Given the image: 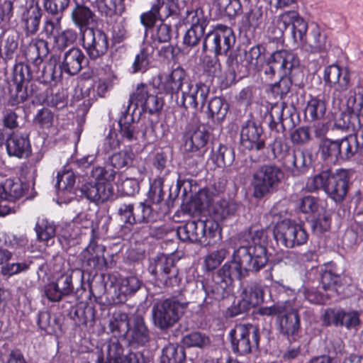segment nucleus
<instances>
[{"instance_id": "c03bdc74", "label": "nucleus", "mask_w": 363, "mask_h": 363, "mask_svg": "<svg viewBox=\"0 0 363 363\" xmlns=\"http://www.w3.org/2000/svg\"><path fill=\"white\" fill-rule=\"evenodd\" d=\"M238 204L235 201L225 199L220 201L214 207V220L218 223V220L222 221L233 216L238 211Z\"/></svg>"}, {"instance_id": "7ed1b4c3", "label": "nucleus", "mask_w": 363, "mask_h": 363, "mask_svg": "<svg viewBox=\"0 0 363 363\" xmlns=\"http://www.w3.org/2000/svg\"><path fill=\"white\" fill-rule=\"evenodd\" d=\"M348 182L347 172L343 169H337L335 173L325 170L309 177L306 187L310 192L322 189L332 200L340 203L346 196Z\"/></svg>"}, {"instance_id": "5fc2aeb1", "label": "nucleus", "mask_w": 363, "mask_h": 363, "mask_svg": "<svg viewBox=\"0 0 363 363\" xmlns=\"http://www.w3.org/2000/svg\"><path fill=\"white\" fill-rule=\"evenodd\" d=\"M116 185L118 191L126 196H133L140 189L139 183L137 179L125 177L122 174L118 177Z\"/></svg>"}, {"instance_id": "79ce46f5", "label": "nucleus", "mask_w": 363, "mask_h": 363, "mask_svg": "<svg viewBox=\"0 0 363 363\" xmlns=\"http://www.w3.org/2000/svg\"><path fill=\"white\" fill-rule=\"evenodd\" d=\"M134 224L148 223L154 221L155 218V210L147 201L140 202L136 205L133 204Z\"/></svg>"}, {"instance_id": "f03ea898", "label": "nucleus", "mask_w": 363, "mask_h": 363, "mask_svg": "<svg viewBox=\"0 0 363 363\" xmlns=\"http://www.w3.org/2000/svg\"><path fill=\"white\" fill-rule=\"evenodd\" d=\"M267 241L265 230L250 228L242 234L240 245L234 251L232 260L225 262L217 272L225 279H230L232 284L235 279L241 280L247 277L249 272H258L269 260Z\"/></svg>"}, {"instance_id": "dca6fc26", "label": "nucleus", "mask_w": 363, "mask_h": 363, "mask_svg": "<svg viewBox=\"0 0 363 363\" xmlns=\"http://www.w3.org/2000/svg\"><path fill=\"white\" fill-rule=\"evenodd\" d=\"M202 288L205 292L203 305L213 304L228 298L233 291V284L230 279L216 272L211 279L202 281Z\"/></svg>"}, {"instance_id": "bf43d9fd", "label": "nucleus", "mask_w": 363, "mask_h": 363, "mask_svg": "<svg viewBox=\"0 0 363 363\" xmlns=\"http://www.w3.org/2000/svg\"><path fill=\"white\" fill-rule=\"evenodd\" d=\"M71 317L78 325H86L88 322L94 321V309L92 307H77L71 313Z\"/></svg>"}, {"instance_id": "1a4fd4ad", "label": "nucleus", "mask_w": 363, "mask_h": 363, "mask_svg": "<svg viewBox=\"0 0 363 363\" xmlns=\"http://www.w3.org/2000/svg\"><path fill=\"white\" fill-rule=\"evenodd\" d=\"M188 303H181L174 298L157 302L152 308V323L160 330L172 328L183 315Z\"/></svg>"}, {"instance_id": "7c9ffc66", "label": "nucleus", "mask_w": 363, "mask_h": 363, "mask_svg": "<svg viewBox=\"0 0 363 363\" xmlns=\"http://www.w3.org/2000/svg\"><path fill=\"white\" fill-rule=\"evenodd\" d=\"M28 186L18 178L7 179L0 184V195L4 201L15 202L26 194Z\"/></svg>"}, {"instance_id": "f8f14e48", "label": "nucleus", "mask_w": 363, "mask_h": 363, "mask_svg": "<svg viewBox=\"0 0 363 363\" xmlns=\"http://www.w3.org/2000/svg\"><path fill=\"white\" fill-rule=\"evenodd\" d=\"M157 281L165 287L178 286L181 281L179 269L172 256L160 254L152 259L148 268Z\"/></svg>"}, {"instance_id": "e2e57ef3", "label": "nucleus", "mask_w": 363, "mask_h": 363, "mask_svg": "<svg viewBox=\"0 0 363 363\" xmlns=\"http://www.w3.org/2000/svg\"><path fill=\"white\" fill-rule=\"evenodd\" d=\"M48 52V43L45 40L35 38L28 45L25 55L45 57Z\"/></svg>"}, {"instance_id": "412c9836", "label": "nucleus", "mask_w": 363, "mask_h": 363, "mask_svg": "<svg viewBox=\"0 0 363 363\" xmlns=\"http://www.w3.org/2000/svg\"><path fill=\"white\" fill-rule=\"evenodd\" d=\"M159 79V89L170 95L172 100L189 81L185 70L180 67L174 69L170 73L161 74Z\"/></svg>"}, {"instance_id": "09e8293b", "label": "nucleus", "mask_w": 363, "mask_h": 363, "mask_svg": "<svg viewBox=\"0 0 363 363\" xmlns=\"http://www.w3.org/2000/svg\"><path fill=\"white\" fill-rule=\"evenodd\" d=\"M216 5L229 18H235L242 12L240 0H216Z\"/></svg>"}, {"instance_id": "052dcab7", "label": "nucleus", "mask_w": 363, "mask_h": 363, "mask_svg": "<svg viewBox=\"0 0 363 363\" xmlns=\"http://www.w3.org/2000/svg\"><path fill=\"white\" fill-rule=\"evenodd\" d=\"M164 179L163 177L158 176L153 182L150 184V190L148 192L147 203L158 204L164 199V192L162 190Z\"/></svg>"}, {"instance_id": "aec40b11", "label": "nucleus", "mask_w": 363, "mask_h": 363, "mask_svg": "<svg viewBox=\"0 0 363 363\" xmlns=\"http://www.w3.org/2000/svg\"><path fill=\"white\" fill-rule=\"evenodd\" d=\"M42 16L43 10L38 3L32 1L21 8L19 13V23L26 37L37 33Z\"/></svg>"}, {"instance_id": "c85d7f7f", "label": "nucleus", "mask_w": 363, "mask_h": 363, "mask_svg": "<svg viewBox=\"0 0 363 363\" xmlns=\"http://www.w3.org/2000/svg\"><path fill=\"white\" fill-rule=\"evenodd\" d=\"M84 60L85 56L79 48H72L65 52L62 58L60 57V66L62 72L74 76L82 69Z\"/></svg>"}, {"instance_id": "2f4dec72", "label": "nucleus", "mask_w": 363, "mask_h": 363, "mask_svg": "<svg viewBox=\"0 0 363 363\" xmlns=\"http://www.w3.org/2000/svg\"><path fill=\"white\" fill-rule=\"evenodd\" d=\"M150 340V332L144 318L140 315H135L130 329V342L137 346H144Z\"/></svg>"}, {"instance_id": "603ef678", "label": "nucleus", "mask_w": 363, "mask_h": 363, "mask_svg": "<svg viewBox=\"0 0 363 363\" xmlns=\"http://www.w3.org/2000/svg\"><path fill=\"white\" fill-rule=\"evenodd\" d=\"M28 97L27 89L23 84H14L9 85V99L8 104L11 106L24 102Z\"/></svg>"}, {"instance_id": "bb28decb", "label": "nucleus", "mask_w": 363, "mask_h": 363, "mask_svg": "<svg viewBox=\"0 0 363 363\" xmlns=\"http://www.w3.org/2000/svg\"><path fill=\"white\" fill-rule=\"evenodd\" d=\"M302 43L304 50L311 54L326 53L330 48L326 33L318 26L311 29L309 40Z\"/></svg>"}, {"instance_id": "4c0bfd02", "label": "nucleus", "mask_w": 363, "mask_h": 363, "mask_svg": "<svg viewBox=\"0 0 363 363\" xmlns=\"http://www.w3.org/2000/svg\"><path fill=\"white\" fill-rule=\"evenodd\" d=\"M229 110V104L222 97H213L208 105V117L214 123H221L226 117Z\"/></svg>"}, {"instance_id": "37998d69", "label": "nucleus", "mask_w": 363, "mask_h": 363, "mask_svg": "<svg viewBox=\"0 0 363 363\" xmlns=\"http://www.w3.org/2000/svg\"><path fill=\"white\" fill-rule=\"evenodd\" d=\"M186 21L191 27L206 30L209 23V17L202 7L196 6L186 11Z\"/></svg>"}, {"instance_id": "4be33fe9", "label": "nucleus", "mask_w": 363, "mask_h": 363, "mask_svg": "<svg viewBox=\"0 0 363 363\" xmlns=\"http://www.w3.org/2000/svg\"><path fill=\"white\" fill-rule=\"evenodd\" d=\"M133 97L136 107L140 106L145 111L151 114L160 111L163 106L162 99L155 94L154 89L144 84L138 85Z\"/></svg>"}, {"instance_id": "4468645a", "label": "nucleus", "mask_w": 363, "mask_h": 363, "mask_svg": "<svg viewBox=\"0 0 363 363\" xmlns=\"http://www.w3.org/2000/svg\"><path fill=\"white\" fill-rule=\"evenodd\" d=\"M235 43V36L231 28L218 25L208 33L203 40V52H211L215 55H225Z\"/></svg>"}, {"instance_id": "20e7f679", "label": "nucleus", "mask_w": 363, "mask_h": 363, "mask_svg": "<svg viewBox=\"0 0 363 363\" xmlns=\"http://www.w3.org/2000/svg\"><path fill=\"white\" fill-rule=\"evenodd\" d=\"M115 172L102 167H94L91 171L90 181L86 182L78 189L81 196L93 203H104L113 196L111 181Z\"/></svg>"}, {"instance_id": "6e6d98bb", "label": "nucleus", "mask_w": 363, "mask_h": 363, "mask_svg": "<svg viewBox=\"0 0 363 363\" xmlns=\"http://www.w3.org/2000/svg\"><path fill=\"white\" fill-rule=\"evenodd\" d=\"M31 67L28 65L19 62L15 65L13 71V83L23 84L32 77Z\"/></svg>"}, {"instance_id": "6ab92c4d", "label": "nucleus", "mask_w": 363, "mask_h": 363, "mask_svg": "<svg viewBox=\"0 0 363 363\" xmlns=\"http://www.w3.org/2000/svg\"><path fill=\"white\" fill-rule=\"evenodd\" d=\"M82 34V46L91 60L104 55L108 48V37L99 29H85Z\"/></svg>"}, {"instance_id": "49530a36", "label": "nucleus", "mask_w": 363, "mask_h": 363, "mask_svg": "<svg viewBox=\"0 0 363 363\" xmlns=\"http://www.w3.org/2000/svg\"><path fill=\"white\" fill-rule=\"evenodd\" d=\"M118 125L120 127L119 133L123 140L128 142L137 140L139 138V123L131 121L130 116H128L126 121L118 120Z\"/></svg>"}, {"instance_id": "4d7b16f0", "label": "nucleus", "mask_w": 363, "mask_h": 363, "mask_svg": "<svg viewBox=\"0 0 363 363\" xmlns=\"http://www.w3.org/2000/svg\"><path fill=\"white\" fill-rule=\"evenodd\" d=\"M43 7L46 12L53 16H63L68 8L70 0H43Z\"/></svg>"}, {"instance_id": "6e6552de", "label": "nucleus", "mask_w": 363, "mask_h": 363, "mask_svg": "<svg viewBox=\"0 0 363 363\" xmlns=\"http://www.w3.org/2000/svg\"><path fill=\"white\" fill-rule=\"evenodd\" d=\"M283 171L274 164H264L259 167L253 174L251 185L253 196L262 199L272 194L279 186L284 178Z\"/></svg>"}, {"instance_id": "de8ad7c7", "label": "nucleus", "mask_w": 363, "mask_h": 363, "mask_svg": "<svg viewBox=\"0 0 363 363\" xmlns=\"http://www.w3.org/2000/svg\"><path fill=\"white\" fill-rule=\"evenodd\" d=\"M37 323L39 328L48 334H53L60 330V324L57 317L52 315L47 311L39 312Z\"/></svg>"}, {"instance_id": "c9c22d12", "label": "nucleus", "mask_w": 363, "mask_h": 363, "mask_svg": "<svg viewBox=\"0 0 363 363\" xmlns=\"http://www.w3.org/2000/svg\"><path fill=\"white\" fill-rule=\"evenodd\" d=\"M326 102L323 99L318 96L311 97L304 108L305 120L313 122L323 118L326 113Z\"/></svg>"}, {"instance_id": "a878e982", "label": "nucleus", "mask_w": 363, "mask_h": 363, "mask_svg": "<svg viewBox=\"0 0 363 363\" xmlns=\"http://www.w3.org/2000/svg\"><path fill=\"white\" fill-rule=\"evenodd\" d=\"M105 247L91 241L86 248L81 253L82 267L86 270L100 269L106 264L104 257Z\"/></svg>"}, {"instance_id": "a19ab883", "label": "nucleus", "mask_w": 363, "mask_h": 363, "mask_svg": "<svg viewBox=\"0 0 363 363\" xmlns=\"http://www.w3.org/2000/svg\"><path fill=\"white\" fill-rule=\"evenodd\" d=\"M173 33L172 26L162 21L159 24L149 28L146 35H150L154 43H165L170 41Z\"/></svg>"}, {"instance_id": "ddd939ff", "label": "nucleus", "mask_w": 363, "mask_h": 363, "mask_svg": "<svg viewBox=\"0 0 363 363\" xmlns=\"http://www.w3.org/2000/svg\"><path fill=\"white\" fill-rule=\"evenodd\" d=\"M95 363H149L150 359L140 352H130L123 362V348L118 340L111 338L95 354Z\"/></svg>"}, {"instance_id": "b1692460", "label": "nucleus", "mask_w": 363, "mask_h": 363, "mask_svg": "<svg viewBox=\"0 0 363 363\" xmlns=\"http://www.w3.org/2000/svg\"><path fill=\"white\" fill-rule=\"evenodd\" d=\"M324 323L327 325L345 326L347 329L354 328L360 323L357 311H345L342 309H328L324 314Z\"/></svg>"}, {"instance_id": "8fccbe9b", "label": "nucleus", "mask_w": 363, "mask_h": 363, "mask_svg": "<svg viewBox=\"0 0 363 363\" xmlns=\"http://www.w3.org/2000/svg\"><path fill=\"white\" fill-rule=\"evenodd\" d=\"M182 342L184 345L189 347L203 348L210 345L211 340L205 333L192 332L183 337Z\"/></svg>"}, {"instance_id": "338daca9", "label": "nucleus", "mask_w": 363, "mask_h": 363, "mask_svg": "<svg viewBox=\"0 0 363 363\" xmlns=\"http://www.w3.org/2000/svg\"><path fill=\"white\" fill-rule=\"evenodd\" d=\"M61 16L46 17L43 25L42 32L47 38L55 36L61 30Z\"/></svg>"}, {"instance_id": "f3484780", "label": "nucleus", "mask_w": 363, "mask_h": 363, "mask_svg": "<svg viewBox=\"0 0 363 363\" xmlns=\"http://www.w3.org/2000/svg\"><path fill=\"white\" fill-rule=\"evenodd\" d=\"M323 81L325 86L334 87L333 97L342 100L343 92L350 87V72L347 68L333 64L326 67L323 72Z\"/></svg>"}, {"instance_id": "2eb2a0df", "label": "nucleus", "mask_w": 363, "mask_h": 363, "mask_svg": "<svg viewBox=\"0 0 363 363\" xmlns=\"http://www.w3.org/2000/svg\"><path fill=\"white\" fill-rule=\"evenodd\" d=\"M209 93V88L202 82L188 81L174 101L177 106L187 110L203 108Z\"/></svg>"}, {"instance_id": "864d4df0", "label": "nucleus", "mask_w": 363, "mask_h": 363, "mask_svg": "<svg viewBox=\"0 0 363 363\" xmlns=\"http://www.w3.org/2000/svg\"><path fill=\"white\" fill-rule=\"evenodd\" d=\"M78 34L72 28H67L55 36V45L59 50H64L73 45L77 40Z\"/></svg>"}, {"instance_id": "5701e85b", "label": "nucleus", "mask_w": 363, "mask_h": 363, "mask_svg": "<svg viewBox=\"0 0 363 363\" xmlns=\"http://www.w3.org/2000/svg\"><path fill=\"white\" fill-rule=\"evenodd\" d=\"M262 128L256 123L248 121L240 131L241 145L247 150H260L264 147L265 140Z\"/></svg>"}, {"instance_id": "680f3d73", "label": "nucleus", "mask_w": 363, "mask_h": 363, "mask_svg": "<svg viewBox=\"0 0 363 363\" xmlns=\"http://www.w3.org/2000/svg\"><path fill=\"white\" fill-rule=\"evenodd\" d=\"M153 49L147 47L143 48L140 52L135 56V60L133 63V72L136 73L138 72H145L147 70L149 63L150 55Z\"/></svg>"}, {"instance_id": "c756f323", "label": "nucleus", "mask_w": 363, "mask_h": 363, "mask_svg": "<svg viewBox=\"0 0 363 363\" xmlns=\"http://www.w3.org/2000/svg\"><path fill=\"white\" fill-rule=\"evenodd\" d=\"M70 18L73 24L79 28L80 33L85 29H91L89 27L96 21L94 11L84 4L75 3L72 9Z\"/></svg>"}, {"instance_id": "f704fd0d", "label": "nucleus", "mask_w": 363, "mask_h": 363, "mask_svg": "<svg viewBox=\"0 0 363 363\" xmlns=\"http://www.w3.org/2000/svg\"><path fill=\"white\" fill-rule=\"evenodd\" d=\"M62 73L60 66V57L52 55L44 65L37 77L41 78L43 83L50 84L52 82H56L60 80Z\"/></svg>"}, {"instance_id": "774afa93", "label": "nucleus", "mask_w": 363, "mask_h": 363, "mask_svg": "<svg viewBox=\"0 0 363 363\" xmlns=\"http://www.w3.org/2000/svg\"><path fill=\"white\" fill-rule=\"evenodd\" d=\"M228 255V250L225 248L219 249L208 254L204 259V265L208 271L215 269L223 261Z\"/></svg>"}, {"instance_id": "473e14b6", "label": "nucleus", "mask_w": 363, "mask_h": 363, "mask_svg": "<svg viewBox=\"0 0 363 363\" xmlns=\"http://www.w3.org/2000/svg\"><path fill=\"white\" fill-rule=\"evenodd\" d=\"M267 11L262 6H254L245 13L242 21L249 31L262 30L264 28Z\"/></svg>"}, {"instance_id": "a18cd8bd", "label": "nucleus", "mask_w": 363, "mask_h": 363, "mask_svg": "<svg viewBox=\"0 0 363 363\" xmlns=\"http://www.w3.org/2000/svg\"><path fill=\"white\" fill-rule=\"evenodd\" d=\"M185 359V352L182 347L169 344L162 350L160 363H184Z\"/></svg>"}, {"instance_id": "a211bd4d", "label": "nucleus", "mask_w": 363, "mask_h": 363, "mask_svg": "<svg viewBox=\"0 0 363 363\" xmlns=\"http://www.w3.org/2000/svg\"><path fill=\"white\" fill-rule=\"evenodd\" d=\"M299 309L300 305L296 301V298H289L286 299L284 311L277 316L279 332L286 335L289 340L291 337L295 340L300 328Z\"/></svg>"}, {"instance_id": "9d476101", "label": "nucleus", "mask_w": 363, "mask_h": 363, "mask_svg": "<svg viewBox=\"0 0 363 363\" xmlns=\"http://www.w3.org/2000/svg\"><path fill=\"white\" fill-rule=\"evenodd\" d=\"M232 350L239 354H247L259 347V330L252 324H238L229 333Z\"/></svg>"}, {"instance_id": "58836bf2", "label": "nucleus", "mask_w": 363, "mask_h": 363, "mask_svg": "<svg viewBox=\"0 0 363 363\" xmlns=\"http://www.w3.org/2000/svg\"><path fill=\"white\" fill-rule=\"evenodd\" d=\"M210 159L218 167L230 166L235 160L234 149L220 144L212 149Z\"/></svg>"}, {"instance_id": "393cba45", "label": "nucleus", "mask_w": 363, "mask_h": 363, "mask_svg": "<svg viewBox=\"0 0 363 363\" xmlns=\"http://www.w3.org/2000/svg\"><path fill=\"white\" fill-rule=\"evenodd\" d=\"M6 147L9 156L18 158L28 157L31 153L29 136L26 133L10 134L6 140Z\"/></svg>"}, {"instance_id": "f257e3e1", "label": "nucleus", "mask_w": 363, "mask_h": 363, "mask_svg": "<svg viewBox=\"0 0 363 363\" xmlns=\"http://www.w3.org/2000/svg\"><path fill=\"white\" fill-rule=\"evenodd\" d=\"M347 106L351 111L341 113L335 125L341 130L354 131L340 140L323 138L319 143V152L324 160L331 163L345 161L356 154L363 155V94L351 95Z\"/></svg>"}, {"instance_id": "9b49d317", "label": "nucleus", "mask_w": 363, "mask_h": 363, "mask_svg": "<svg viewBox=\"0 0 363 363\" xmlns=\"http://www.w3.org/2000/svg\"><path fill=\"white\" fill-rule=\"evenodd\" d=\"M273 235L279 245L287 248L301 246L305 244L308 238L303 225L287 219L276 224Z\"/></svg>"}, {"instance_id": "0eeeda50", "label": "nucleus", "mask_w": 363, "mask_h": 363, "mask_svg": "<svg viewBox=\"0 0 363 363\" xmlns=\"http://www.w3.org/2000/svg\"><path fill=\"white\" fill-rule=\"evenodd\" d=\"M298 66L299 60L294 53L281 50L272 53L261 65L259 74L265 83L269 84L276 74H291Z\"/></svg>"}, {"instance_id": "ea45409f", "label": "nucleus", "mask_w": 363, "mask_h": 363, "mask_svg": "<svg viewBox=\"0 0 363 363\" xmlns=\"http://www.w3.org/2000/svg\"><path fill=\"white\" fill-rule=\"evenodd\" d=\"M35 230L38 240L48 243L55 236L56 225L53 221L41 217L37 220Z\"/></svg>"}, {"instance_id": "39448f33", "label": "nucleus", "mask_w": 363, "mask_h": 363, "mask_svg": "<svg viewBox=\"0 0 363 363\" xmlns=\"http://www.w3.org/2000/svg\"><path fill=\"white\" fill-rule=\"evenodd\" d=\"M178 238L184 242L213 245L221 239L219 224L213 219L190 220L177 228Z\"/></svg>"}, {"instance_id": "423d86ee", "label": "nucleus", "mask_w": 363, "mask_h": 363, "mask_svg": "<svg viewBox=\"0 0 363 363\" xmlns=\"http://www.w3.org/2000/svg\"><path fill=\"white\" fill-rule=\"evenodd\" d=\"M288 28L295 43L303 41L308 30V23L295 11H286L274 17L267 27L266 33L270 40H278L282 38Z\"/></svg>"}, {"instance_id": "0e129e2a", "label": "nucleus", "mask_w": 363, "mask_h": 363, "mask_svg": "<svg viewBox=\"0 0 363 363\" xmlns=\"http://www.w3.org/2000/svg\"><path fill=\"white\" fill-rule=\"evenodd\" d=\"M285 164L289 169L296 168L298 171L302 170L306 166L304 152L301 150L289 152L286 157Z\"/></svg>"}, {"instance_id": "3c124183", "label": "nucleus", "mask_w": 363, "mask_h": 363, "mask_svg": "<svg viewBox=\"0 0 363 363\" xmlns=\"http://www.w3.org/2000/svg\"><path fill=\"white\" fill-rule=\"evenodd\" d=\"M134 157V152L129 148L112 155L110 157V162L113 167L121 169L130 166Z\"/></svg>"}, {"instance_id": "13d9d810", "label": "nucleus", "mask_w": 363, "mask_h": 363, "mask_svg": "<svg viewBox=\"0 0 363 363\" xmlns=\"http://www.w3.org/2000/svg\"><path fill=\"white\" fill-rule=\"evenodd\" d=\"M75 183V176L72 172L67 171L57 173L56 189L60 192H71Z\"/></svg>"}, {"instance_id": "69168bd1", "label": "nucleus", "mask_w": 363, "mask_h": 363, "mask_svg": "<svg viewBox=\"0 0 363 363\" xmlns=\"http://www.w3.org/2000/svg\"><path fill=\"white\" fill-rule=\"evenodd\" d=\"M140 19L142 25L145 28V32H147L152 26L157 25V22L158 21L162 22L164 18L161 16L156 6L152 5L149 11L140 15Z\"/></svg>"}, {"instance_id": "72a5a7b5", "label": "nucleus", "mask_w": 363, "mask_h": 363, "mask_svg": "<svg viewBox=\"0 0 363 363\" xmlns=\"http://www.w3.org/2000/svg\"><path fill=\"white\" fill-rule=\"evenodd\" d=\"M189 134V136L184 143L186 151L194 152L206 147L209 139V133L205 126H199Z\"/></svg>"}, {"instance_id": "cd10ccee", "label": "nucleus", "mask_w": 363, "mask_h": 363, "mask_svg": "<svg viewBox=\"0 0 363 363\" xmlns=\"http://www.w3.org/2000/svg\"><path fill=\"white\" fill-rule=\"evenodd\" d=\"M141 281L135 276H130L118 279L114 286L115 298L113 303L125 302L127 298L134 295L140 288Z\"/></svg>"}, {"instance_id": "e433bc0d", "label": "nucleus", "mask_w": 363, "mask_h": 363, "mask_svg": "<svg viewBox=\"0 0 363 363\" xmlns=\"http://www.w3.org/2000/svg\"><path fill=\"white\" fill-rule=\"evenodd\" d=\"M264 294V286L260 283L253 281L243 288L240 297H242L252 308L263 303Z\"/></svg>"}]
</instances>
